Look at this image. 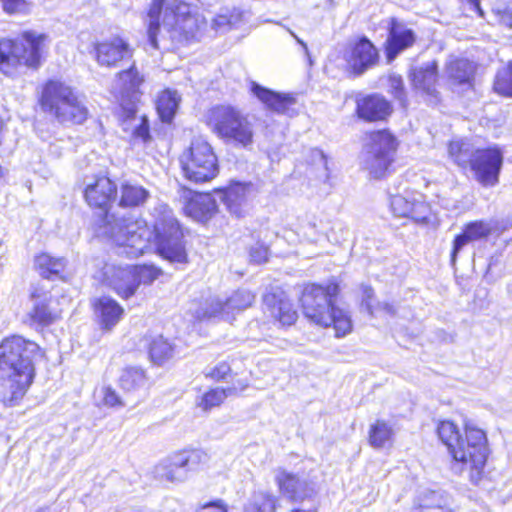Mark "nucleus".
<instances>
[{"label":"nucleus","instance_id":"1","mask_svg":"<svg viewBox=\"0 0 512 512\" xmlns=\"http://www.w3.org/2000/svg\"><path fill=\"white\" fill-rule=\"evenodd\" d=\"M116 185L106 176L87 184L84 196L89 206L100 209L94 221L97 236L104 237L124 249L129 257H139L150 247L154 238L158 253L171 263H187L188 255L183 230L169 206L158 202L152 209L153 231L144 220L108 213L116 196Z\"/></svg>","mask_w":512,"mask_h":512},{"label":"nucleus","instance_id":"2","mask_svg":"<svg viewBox=\"0 0 512 512\" xmlns=\"http://www.w3.org/2000/svg\"><path fill=\"white\" fill-rule=\"evenodd\" d=\"M40 346L21 336L5 338L0 344V401L16 405L34 377L33 360L42 357Z\"/></svg>","mask_w":512,"mask_h":512},{"label":"nucleus","instance_id":"3","mask_svg":"<svg viewBox=\"0 0 512 512\" xmlns=\"http://www.w3.org/2000/svg\"><path fill=\"white\" fill-rule=\"evenodd\" d=\"M437 434L453 459L470 469V480L478 484L488 456L487 437L483 430L466 424L465 438L451 421L438 424Z\"/></svg>","mask_w":512,"mask_h":512},{"label":"nucleus","instance_id":"4","mask_svg":"<svg viewBox=\"0 0 512 512\" xmlns=\"http://www.w3.org/2000/svg\"><path fill=\"white\" fill-rule=\"evenodd\" d=\"M147 17L148 41L154 49L158 48L157 35L161 25L172 39L179 42L194 38L198 31L197 18L190 5L182 0H153Z\"/></svg>","mask_w":512,"mask_h":512},{"label":"nucleus","instance_id":"5","mask_svg":"<svg viewBox=\"0 0 512 512\" xmlns=\"http://www.w3.org/2000/svg\"><path fill=\"white\" fill-rule=\"evenodd\" d=\"M339 285L330 281L326 286L311 284L304 288L301 303L304 315L323 327L333 326L336 337H344L352 331L350 315L335 306Z\"/></svg>","mask_w":512,"mask_h":512},{"label":"nucleus","instance_id":"6","mask_svg":"<svg viewBox=\"0 0 512 512\" xmlns=\"http://www.w3.org/2000/svg\"><path fill=\"white\" fill-rule=\"evenodd\" d=\"M48 36L36 31H24L15 40L0 41V70L14 76L18 67L38 69L46 51Z\"/></svg>","mask_w":512,"mask_h":512},{"label":"nucleus","instance_id":"7","mask_svg":"<svg viewBox=\"0 0 512 512\" xmlns=\"http://www.w3.org/2000/svg\"><path fill=\"white\" fill-rule=\"evenodd\" d=\"M40 103L42 109L61 123H83L88 110L71 87L58 80H49L43 87Z\"/></svg>","mask_w":512,"mask_h":512},{"label":"nucleus","instance_id":"8","mask_svg":"<svg viewBox=\"0 0 512 512\" xmlns=\"http://www.w3.org/2000/svg\"><path fill=\"white\" fill-rule=\"evenodd\" d=\"M396 146V138L389 131H372L368 134L360 155L362 168L373 178H382L393 161Z\"/></svg>","mask_w":512,"mask_h":512},{"label":"nucleus","instance_id":"9","mask_svg":"<svg viewBox=\"0 0 512 512\" xmlns=\"http://www.w3.org/2000/svg\"><path fill=\"white\" fill-rule=\"evenodd\" d=\"M184 176L191 182L204 183L218 174V163L212 147L206 141H192L188 150L180 156Z\"/></svg>","mask_w":512,"mask_h":512},{"label":"nucleus","instance_id":"10","mask_svg":"<svg viewBox=\"0 0 512 512\" xmlns=\"http://www.w3.org/2000/svg\"><path fill=\"white\" fill-rule=\"evenodd\" d=\"M145 82L144 73L135 64L118 72L113 80L111 92L121 102L123 112L127 113L128 118L137 112L136 103L143 94L142 87Z\"/></svg>","mask_w":512,"mask_h":512},{"label":"nucleus","instance_id":"11","mask_svg":"<svg viewBox=\"0 0 512 512\" xmlns=\"http://www.w3.org/2000/svg\"><path fill=\"white\" fill-rule=\"evenodd\" d=\"M208 460V454L202 450H183L158 465L157 473L169 482H183L190 472L199 470Z\"/></svg>","mask_w":512,"mask_h":512},{"label":"nucleus","instance_id":"12","mask_svg":"<svg viewBox=\"0 0 512 512\" xmlns=\"http://www.w3.org/2000/svg\"><path fill=\"white\" fill-rule=\"evenodd\" d=\"M503 162V151L498 146L475 149L470 169L478 183L493 187L499 183Z\"/></svg>","mask_w":512,"mask_h":512},{"label":"nucleus","instance_id":"13","mask_svg":"<svg viewBox=\"0 0 512 512\" xmlns=\"http://www.w3.org/2000/svg\"><path fill=\"white\" fill-rule=\"evenodd\" d=\"M274 480L280 494L291 502H301L315 494V485L305 476L284 468L274 471Z\"/></svg>","mask_w":512,"mask_h":512},{"label":"nucleus","instance_id":"14","mask_svg":"<svg viewBox=\"0 0 512 512\" xmlns=\"http://www.w3.org/2000/svg\"><path fill=\"white\" fill-rule=\"evenodd\" d=\"M253 123L248 115L226 105V142L235 147L250 149L253 145Z\"/></svg>","mask_w":512,"mask_h":512},{"label":"nucleus","instance_id":"15","mask_svg":"<svg viewBox=\"0 0 512 512\" xmlns=\"http://www.w3.org/2000/svg\"><path fill=\"white\" fill-rule=\"evenodd\" d=\"M409 76L414 89L421 93L428 104L436 105L440 101V93L436 88L438 66L435 61L412 67Z\"/></svg>","mask_w":512,"mask_h":512},{"label":"nucleus","instance_id":"16","mask_svg":"<svg viewBox=\"0 0 512 512\" xmlns=\"http://www.w3.org/2000/svg\"><path fill=\"white\" fill-rule=\"evenodd\" d=\"M345 59L352 71L361 75L378 63L379 52L366 36H362L350 44Z\"/></svg>","mask_w":512,"mask_h":512},{"label":"nucleus","instance_id":"17","mask_svg":"<svg viewBox=\"0 0 512 512\" xmlns=\"http://www.w3.org/2000/svg\"><path fill=\"white\" fill-rule=\"evenodd\" d=\"M390 208L395 216L410 218L417 223H426L430 215V207L422 196L408 192L391 195Z\"/></svg>","mask_w":512,"mask_h":512},{"label":"nucleus","instance_id":"18","mask_svg":"<svg viewBox=\"0 0 512 512\" xmlns=\"http://www.w3.org/2000/svg\"><path fill=\"white\" fill-rule=\"evenodd\" d=\"M94 50L97 63L105 67H114L133 55L130 45L120 37L97 43Z\"/></svg>","mask_w":512,"mask_h":512},{"label":"nucleus","instance_id":"19","mask_svg":"<svg viewBox=\"0 0 512 512\" xmlns=\"http://www.w3.org/2000/svg\"><path fill=\"white\" fill-rule=\"evenodd\" d=\"M104 275L108 286L121 298H130L138 289L133 266H106Z\"/></svg>","mask_w":512,"mask_h":512},{"label":"nucleus","instance_id":"20","mask_svg":"<svg viewBox=\"0 0 512 512\" xmlns=\"http://www.w3.org/2000/svg\"><path fill=\"white\" fill-rule=\"evenodd\" d=\"M265 310L283 326H290L297 320L298 314L293 304L283 292H270L263 296Z\"/></svg>","mask_w":512,"mask_h":512},{"label":"nucleus","instance_id":"21","mask_svg":"<svg viewBox=\"0 0 512 512\" xmlns=\"http://www.w3.org/2000/svg\"><path fill=\"white\" fill-rule=\"evenodd\" d=\"M391 112V104L379 94H370L356 99V113L364 121H382Z\"/></svg>","mask_w":512,"mask_h":512},{"label":"nucleus","instance_id":"22","mask_svg":"<svg viewBox=\"0 0 512 512\" xmlns=\"http://www.w3.org/2000/svg\"><path fill=\"white\" fill-rule=\"evenodd\" d=\"M253 190L250 182L231 181L226 187V208L237 218L248 212V199Z\"/></svg>","mask_w":512,"mask_h":512},{"label":"nucleus","instance_id":"23","mask_svg":"<svg viewBox=\"0 0 512 512\" xmlns=\"http://www.w3.org/2000/svg\"><path fill=\"white\" fill-rule=\"evenodd\" d=\"M250 91L270 110L279 114L290 115L291 107L296 103L292 95L275 92L254 81L251 82Z\"/></svg>","mask_w":512,"mask_h":512},{"label":"nucleus","instance_id":"24","mask_svg":"<svg viewBox=\"0 0 512 512\" xmlns=\"http://www.w3.org/2000/svg\"><path fill=\"white\" fill-rule=\"evenodd\" d=\"M95 317L103 330L110 331L121 320L124 309L113 298L102 296L93 301Z\"/></svg>","mask_w":512,"mask_h":512},{"label":"nucleus","instance_id":"25","mask_svg":"<svg viewBox=\"0 0 512 512\" xmlns=\"http://www.w3.org/2000/svg\"><path fill=\"white\" fill-rule=\"evenodd\" d=\"M492 226L483 220L469 222L465 225L463 232L457 235L453 241L451 251V262L455 263L458 253L469 242L477 241L488 237L491 234Z\"/></svg>","mask_w":512,"mask_h":512},{"label":"nucleus","instance_id":"26","mask_svg":"<svg viewBox=\"0 0 512 512\" xmlns=\"http://www.w3.org/2000/svg\"><path fill=\"white\" fill-rule=\"evenodd\" d=\"M183 210L188 217L204 222L216 212L217 204L210 194L196 193L186 199Z\"/></svg>","mask_w":512,"mask_h":512},{"label":"nucleus","instance_id":"27","mask_svg":"<svg viewBox=\"0 0 512 512\" xmlns=\"http://www.w3.org/2000/svg\"><path fill=\"white\" fill-rule=\"evenodd\" d=\"M415 41L414 32L399 23L395 18L390 21L387 38V56L395 58L401 51L410 47Z\"/></svg>","mask_w":512,"mask_h":512},{"label":"nucleus","instance_id":"28","mask_svg":"<svg viewBox=\"0 0 512 512\" xmlns=\"http://www.w3.org/2000/svg\"><path fill=\"white\" fill-rule=\"evenodd\" d=\"M451 499L444 491L429 490L418 497L417 512H454L450 508Z\"/></svg>","mask_w":512,"mask_h":512},{"label":"nucleus","instance_id":"29","mask_svg":"<svg viewBox=\"0 0 512 512\" xmlns=\"http://www.w3.org/2000/svg\"><path fill=\"white\" fill-rule=\"evenodd\" d=\"M476 66L468 59H456L451 61L447 67L449 79L457 85L472 86Z\"/></svg>","mask_w":512,"mask_h":512},{"label":"nucleus","instance_id":"30","mask_svg":"<svg viewBox=\"0 0 512 512\" xmlns=\"http://www.w3.org/2000/svg\"><path fill=\"white\" fill-rule=\"evenodd\" d=\"M181 97L176 90L164 89L156 99V110L163 122H171L178 109Z\"/></svg>","mask_w":512,"mask_h":512},{"label":"nucleus","instance_id":"31","mask_svg":"<svg viewBox=\"0 0 512 512\" xmlns=\"http://www.w3.org/2000/svg\"><path fill=\"white\" fill-rule=\"evenodd\" d=\"M32 298L34 299L35 303L33 309L29 313L31 320L34 323L42 326L51 324L55 319L54 314L49 309V301L51 299V295L46 292L39 293L37 290H35L32 292Z\"/></svg>","mask_w":512,"mask_h":512},{"label":"nucleus","instance_id":"32","mask_svg":"<svg viewBox=\"0 0 512 512\" xmlns=\"http://www.w3.org/2000/svg\"><path fill=\"white\" fill-rule=\"evenodd\" d=\"M150 197V192L141 185L123 183L120 188L119 205L125 208H133L143 205Z\"/></svg>","mask_w":512,"mask_h":512},{"label":"nucleus","instance_id":"33","mask_svg":"<svg viewBox=\"0 0 512 512\" xmlns=\"http://www.w3.org/2000/svg\"><path fill=\"white\" fill-rule=\"evenodd\" d=\"M175 346L162 335L154 337L149 344V357L156 365H163L174 356Z\"/></svg>","mask_w":512,"mask_h":512},{"label":"nucleus","instance_id":"34","mask_svg":"<svg viewBox=\"0 0 512 512\" xmlns=\"http://www.w3.org/2000/svg\"><path fill=\"white\" fill-rule=\"evenodd\" d=\"M35 268L44 278L58 276L66 266V260L63 257H52L50 254L41 253L35 257Z\"/></svg>","mask_w":512,"mask_h":512},{"label":"nucleus","instance_id":"35","mask_svg":"<svg viewBox=\"0 0 512 512\" xmlns=\"http://www.w3.org/2000/svg\"><path fill=\"white\" fill-rule=\"evenodd\" d=\"M474 151L470 143L462 140L451 141L448 147L449 156L462 168L471 166Z\"/></svg>","mask_w":512,"mask_h":512},{"label":"nucleus","instance_id":"36","mask_svg":"<svg viewBox=\"0 0 512 512\" xmlns=\"http://www.w3.org/2000/svg\"><path fill=\"white\" fill-rule=\"evenodd\" d=\"M393 430L383 420H377L370 426L369 443L374 448H382L391 440Z\"/></svg>","mask_w":512,"mask_h":512},{"label":"nucleus","instance_id":"37","mask_svg":"<svg viewBox=\"0 0 512 512\" xmlns=\"http://www.w3.org/2000/svg\"><path fill=\"white\" fill-rule=\"evenodd\" d=\"M278 505V498L267 491L255 492L250 501L254 512H275Z\"/></svg>","mask_w":512,"mask_h":512},{"label":"nucleus","instance_id":"38","mask_svg":"<svg viewBox=\"0 0 512 512\" xmlns=\"http://www.w3.org/2000/svg\"><path fill=\"white\" fill-rule=\"evenodd\" d=\"M146 383V376L140 368H127L120 377V386L126 391H134L143 387Z\"/></svg>","mask_w":512,"mask_h":512},{"label":"nucleus","instance_id":"39","mask_svg":"<svg viewBox=\"0 0 512 512\" xmlns=\"http://www.w3.org/2000/svg\"><path fill=\"white\" fill-rule=\"evenodd\" d=\"M493 88L500 95L512 96V63L497 72Z\"/></svg>","mask_w":512,"mask_h":512},{"label":"nucleus","instance_id":"40","mask_svg":"<svg viewBox=\"0 0 512 512\" xmlns=\"http://www.w3.org/2000/svg\"><path fill=\"white\" fill-rule=\"evenodd\" d=\"M254 298L250 291L239 289L226 299V309L242 311L251 306Z\"/></svg>","mask_w":512,"mask_h":512},{"label":"nucleus","instance_id":"41","mask_svg":"<svg viewBox=\"0 0 512 512\" xmlns=\"http://www.w3.org/2000/svg\"><path fill=\"white\" fill-rule=\"evenodd\" d=\"M205 122L220 138H224V106L216 105L209 109Z\"/></svg>","mask_w":512,"mask_h":512},{"label":"nucleus","instance_id":"42","mask_svg":"<svg viewBox=\"0 0 512 512\" xmlns=\"http://www.w3.org/2000/svg\"><path fill=\"white\" fill-rule=\"evenodd\" d=\"M137 288L143 285L152 284L161 274V270L153 265L133 266Z\"/></svg>","mask_w":512,"mask_h":512},{"label":"nucleus","instance_id":"43","mask_svg":"<svg viewBox=\"0 0 512 512\" xmlns=\"http://www.w3.org/2000/svg\"><path fill=\"white\" fill-rule=\"evenodd\" d=\"M125 119L123 121L124 125H127L130 121H138L132 128V135L134 138L141 139L143 142H147L150 140V131H149V123L148 118L145 115L140 116L139 119L136 118V113L133 117H127V113L124 112Z\"/></svg>","mask_w":512,"mask_h":512},{"label":"nucleus","instance_id":"44","mask_svg":"<svg viewBox=\"0 0 512 512\" xmlns=\"http://www.w3.org/2000/svg\"><path fill=\"white\" fill-rule=\"evenodd\" d=\"M224 399V389L215 388L210 389L204 393L201 399L197 402V406L203 411L208 412L214 407H219Z\"/></svg>","mask_w":512,"mask_h":512},{"label":"nucleus","instance_id":"45","mask_svg":"<svg viewBox=\"0 0 512 512\" xmlns=\"http://www.w3.org/2000/svg\"><path fill=\"white\" fill-rule=\"evenodd\" d=\"M389 84L394 97L401 103L402 106H405L406 94L402 78L400 76H391L389 78Z\"/></svg>","mask_w":512,"mask_h":512},{"label":"nucleus","instance_id":"46","mask_svg":"<svg viewBox=\"0 0 512 512\" xmlns=\"http://www.w3.org/2000/svg\"><path fill=\"white\" fill-rule=\"evenodd\" d=\"M247 12L234 8L229 15H226V26L229 28H240L247 20Z\"/></svg>","mask_w":512,"mask_h":512},{"label":"nucleus","instance_id":"47","mask_svg":"<svg viewBox=\"0 0 512 512\" xmlns=\"http://www.w3.org/2000/svg\"><path fill=\"white\" fill-rule=\"evenodd\" d=\"M221 309V304L217 303L216 305L210 304L208 306L207 303H205V307H199L196 309L190 308V311L194 315V317L197 320H204L211 317H214L216 313Z\"/></svg>","mask_w":512,"mask_h":512},{"label":"nucleus","instance_id":"48","mask_svg":"<svg viewBox=\"0 0 512 512\" xmlns=\"http://www.w3.org/2000/svg\"><path fill=\"white\" fill-rule=\"evenodd\" d=\"M7 13H20L26 9V0H1Z\"/></svg>","mask_w":512,"mask_h":512},{"label":"nucleus","instance_id":"49","mask_svg":"<svg viewBox=\"0 0 512 512\" xmlns=\"http://www.w3.org/2000/svg\"><path fill=\"white\" fill-rule=\"evenodd\" d=\"M250 258L251 261L256 264H261L267 261L268 259V249L265 246H256L252 247L250 250Z\"/></svg>","mask_w":512,"mask_h":512},{"label":"nucleus","instance_id":"50","mask_svg":"<svg viewBox=\"0 0 512 512\" xmlns=\"http://www.w3.org/2000/svg\"><path fill=\"white\" fill-rule=\"evenodd\" d=\"M363 292V299H362V305L366 307L370 315H373L374 313V306L372 305L371 301L374 296V290L370 286H364L362 289Z\"/></svg>","mask_w":512,"mask_h":512},{"label":"nucleus","instance_id":"51","mask_svg":"<svg viewBox=\"0 0 512 512\" xmlns=\"http://www.w3.org/2000/svg\"><path fill=\"white\" fill-rule=\"evenodd\" d=\"M104 402L106 405H109L112 407L117 406V405H119V406L122 405V402H121L119 396L117 395V393L110 388L106 389V391H105Z\"/></svg>","mask_w":512,"mask_h":512},{"label":"nucleus","instance_id":"52","mask_svg":"<svg viewBox=\"0 0 512 512\" xmlns=\"http://www.w3.org/2000/svg\"><path fill=\"white\" fill-rule=\"evenodd\" d=\"M500 21L508 27H512V7H507L500 12Z\"/></svg>","mask_w":512,"mask_h":512},{"label":"nucleus","instance_id":"53","mask_svg":"<svg viewBox=\"0 0 512 512\" xmlns=\"http://www.w3.org/2000/svg\"><path fill=\"white\" fill-rule=\"evenodd\" d=\"M374 310L384 311L385 313H387V314H389L391 316L396 314L395 307L392 304L388 303V302H379L377 304V306L374 307Z\"/></svg>","mask_w":512,"mask_h":512},{"label":"nucleus","instance_id":"54","mask_svg":"<svg viewBox=\"0 0 512 512\" xmlns=\"http://www.w3.org/2000/svg\"><path fill=\"white\" fill-rule=\"evenodd\" d=\"M215 507L219 512H224V505L222 500L211 501L202 506L203 509Z\"/></svg>","mask_w":512,"mask_h":512},{"label":"nucleus","instance_id":"55","mask_svg":"<svg viewBox=\"0 0 512 512\" xmlns=\"http://www.w3.org/2000/svg\"><path fill=\"white\" fill-rule=\"evenodd\" d=\"M290 34L295 38L297 43H299L301 45V47L303 48L306 56L308 57V59H310V54H309V50H308L307 44L303 40H301L294 32L290 31ZM309 61L311 62V60H309Z\"/></svg>","mask_w":512,"mask_h":512},{"label":"nucleus","instance_id":"56","mask_svg":"<svg viewBox=\"0 0 512 512\" xmlns=\"http://www.w3.org/2000/svg\"><path fill=\"white\" fill-rule=\"evenodd\" d=\"M469 3H471L479 12L480 15H483V11L480 8V2L479 0H467Z\"/></svg>","mask_w":512,"mask_h":512},{"label":"nucleus","instance_id":"57","mask_svg":"<svg viewBox=\"0 0 512 512\" xmlns=\"http://www.w3.org/2000/svg\"><path fill=\"white\" fill-rule=\"evenodd\" d=\"M212 378L221 379L223 378V373L220 371L219 368H215L213 372L211 373Z\"/></svg>","mask_w":512,"mask_h":512},{"label":"nucleus","instance_id":"58","mask_svg":"<svg viewBox=\"0 0 512 512\" xmlns=\"http://www.w3.org/2000/svg\"><path fill=\"white\" fill-rule=\"evenodd\" d=\"M38 512H51L49 509H41Z\"/></svg>","mask_w":512,"mask_h":512},{"label":"nucleus","instance_id":"59","mask_svg":"<svg viewBox=\"0 0 512 512\" xmlns=\"http://www.w3.org/2000/svg\"><path fill=\"white\" fill-rule=\"evenodd\" d=\"M319 154L321 155L322 158H324V154L321 151H319Z\"/></svg>","mask_w":512,"mask_h":512}]
</instances>
